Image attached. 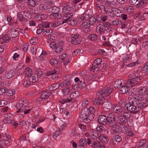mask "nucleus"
<instances>
[{"label": "nucleus", "mask_w": 148, "mask_h": 148, "mask_svg": "<svg viewBox=\"0 0 148 148\" xmlns=\"http://www.w3.org/2000/svg\"><path fill=\"white\" fill-rule=\"evenodd\" d=\"M140 101H139L138 97L135 96L130 99L129 102L127 103L125 106V108L127 110L131 112H133L136 110L138 109L136 112H138V110L143 109L141 106Z\"/></svg>", "instance_id": "nucleus-1"}, {"label": "nucleus", "mask_w": 148, "mask_h": 148, "mask_svg": "<svg viewBox=\"0 0 148 148\" xmlns=\"http://www.w3.org/2000/svg\"><path fill=\"white\" fill-rule=\"evenodd\" d=\"M28 105V102L27 100L22 99L20 100L16 106V107L18 109L16 112H21L24 114L29 113L31 109Z\"/></svg>", "instance_id": "nucleus-2"}, {"label": "nucleus", "mask_w": 148, "mask_h": 148, "mask_svg": "<svg viewBox=\"0 0 148 148\" xmlns=\"http://www.w3.org/2000/svg\"><path fill=\"white\" fill-rule=\"evenodd\" d=\"M65 46L64 43L62 40L59 41L57 43L52 42L50 45V47L54 49V52L59 54L64 49Z\"/></svg>", "instance_id": "nucleus-3"}, {"label": "nucleus", "mask_w": 148, "mask_h": 148, "mask_svg": "<svg viewBox=\"0 0 148 148\" xmlns=\"http://www.w3.org/2000/svg\"><path fill=\"white\" fill-rule=\"evenodd\" d=\"M113 90V89L112 87L107 86L97 92L96 94L97 96H101L102 97L105 99L104 97L109 95Z\"/></svg>", "instance_id": "nucleus-4"}, {"label": "nucleus", "mask_w": 148, "mask_h": 148, "mask_svg": "<svg viewBox=\"0 0 148 148\" xmlns=\"http://www.w3.org/2000/svg\"><path fill=\"white\" fill-rule=\"evenodd\" d=\"M89 114L87 110L85 108L83 109L81 111L80 118L83 120V121L86 123H88L92 120L91 118L89 119Z\"/></svg>", "instance_id": "nucleus-5"}, {"label": "nucleus", "mask_w": 148, "mask_h": 148, "mask_svg": "<svg viewBox=\"0 0 148 148\" xmlns=\"http://www.w3.org/2000/svg\"><path fill=\"white\" fill-rule=\"evenodd\" d=\"M106 116L110 126L116 127V123L115 121V114L113 113H111L108 114Z\"/></svg>", "instance_id": "nucleus-6"}, {"label": "nucleus", "mask_w": 148, "mask_h": 148, "mask_svg": "<svg viewBox=\"0 0 148 148\" xmlns=\"http://www.w3.org/2000/svg\"><path fill=\"white\" fill-rule=\"evenodd\" d=\"M5 119L3 120V122L5 123H11L14 126V127H17L18 124L12 120V116L10 114H5L4 115Z\"/></svg>", "instance_id": "nucleus-7"}, {"label": "nucleus", "mask_w": 148, "mask_h": 148, "mask_svg": "<svg viewBox=\"0 0 148 148\" xmlns=\"http://www.w3.org/2000/svg\"><path fill=\"white\" fill-rule=\"evenodd\" d=\"M73 15V13L69 12L68 14L64 15V17L67 18L64 20V23H67L70 25H73L76 24L75 21L71 17Z\"/></svg>", "instance_id": "nucleus-8"}, {"label": "nucleus", "mask_w": 148, "mask_h": 148, "mask_svg": "<svg viewBox=\"0 0 148 148\" xmlns=\"http://www.w3.org/2000/svg\"><path fill=\"white\" fill-rule=\"evenodd\" d=\"M71 43L73 45H78L80 43L81 40L79 34H72L71 36Z\"/></svg>", "instance_id": "nucleus-9"}, {"label": "nucleus", "mask_w": 148, "mask_h": 148, "mask_svg": "<svg viewBox=\"0 0 148 148\" xmlns=\"http://www.w3.org/2000/svg\"><path fill=\"white\" fill-rule=\"evenodd\" d=\"M140 80L139 77H136L127 81V86L132 87L137 84Z\"/></svg>", "instance_id": "nucleus-10"}, {"label": "nucleus", "mask_w": 148, "mask_h": 148, "mask_svg": "<svg viewBox=\"0 0 148 148\" xmlns=\"http://www.w3.org/2000/svg\"><path fill=\"white\" fill-rule=\"evenodd\" d=\"M29 13L25 11H21L18 13L17 14V18L18 20L21 22L24 21L25 17H28Z\"/></svg>", "instance_id": "nucleus-11"}, {"label": "nucleus", "mask_w": 148, "mask_h": 148, "mask_svg": "<svg viewBox=\"0 0 148 148\" xmlns=\"http://www.w3.org/2000/svg\"><path fill=\"white\" fill-rule=\"evenodd\" d=\"M97 120L100 124L103 125H105L108 123L107 116L105 115H101L99 116Z\"/></svg>", "instance_id": "nucleus-12"}, {"label": "nucleus", "mask_w": 148, "mask_h": 148, "mask_svg": "<svg viewBox=\"0 0 148 148\" xmlns=\"http://www.w3.org/2000/svg\"><path fill=\"white\" fill-rule=\"evenodd\" d=\"M107 28L102 24H99L97 26L96 31L97 33L99 34H103L107 32Z\"/></svg>", "instance_id": "nucleus-13"}, {"label": "nucleus", "mask_w": 148, "mask_h": 148, "mask_svg": "<svg viewBox=\"0 0 148 148\" xmlns=\"http://www.w3.org/2000/svg\"><path fill=\"white\" fill-rule=\"evenodd\" d=\"M125 83V81L123 79H118L114 82V86L115 88H120L121 86H123Z\"/></svg>", "instance_id": "nucleus-14"}, {"label": "nucleus", "mask_w": 148, "mask_h": 148, "mask_svg": "<svg viewBox=\"0 0 148 148\" xmlns=\"http://www.w3.org/2000/svg\"><path fill=\"white\" fill-rule=\"evenodd\" d=\"M138 92L139 95V96L143 97L146 95H148V88L145 86L140 88L138 90Z\"/></svg>", "instance_id": "nucleus-15"}, {"label": "nucleus", "mask_w": 148, "mask_h": 148, "mask_svg": "<svg viewBox=\"0 0 148 148\" xmlns=\"http://www.w3.org/2000/svg\"><path fill=\"white\" fill-rule=\"evenodd\" d=\"M91 139L90 138H85L80 139L79 141L80 145L83 146L86 145L87 144L90 145L91 143Z\"/></svg>", "instance_id": "nucleus-16"}, {"label": "nucleus", "mask_w": 148, "mask_h": 148, "mask_svg": "<svg viewBox=\"0 0 148 148\" xmlns=\"http://www.w3.org/2000/svg\"><path fill=\"white\" fill-rule=\"evenodd\" d=\"M71 4H68L65 6L62 9V11L65 14L69 13V12H73L74 11Z\"/></svg>", "instance_id": "nucleus-17"}, {"label": "nucleus", "mask_w": 148, "mask_h": 148, "mask_svg": "<svg viewBox=\"0 0 148 148\" xmlns=\"http://www.w3.org/2000/svg\"><path fill=\"white\" fill-rule=\"evenodd\" d=\"M48 56V54L46 51L42 50V52L39 57L38 60L40 61H44V63H45V62L47 61L46 59Z\"/></svg>", "instance_id": "nucleus-18"}, {"label": "nucleus", "mask_w": 148, "mask_h": 148, "mask_svg": "<svg viewBox=\"0 0 148 148\" xmlns=\"http://www.w3.org/2000/svg\"><path fill=\"white\" fill-rule=\"evenodd\" d=\"M102 107L105 110H110L112 105L109 102L101 101Z\"/></svg>", "instance_id": "nucleus-19"}, {"label": "nucleus", "mask_w": 148, "mask_h": 148, "mask_svg": "<svg viewBox=\"0 0 148 148\" xmlns=\"http://www.w3.org/2000/svg\"><path fill=\"white\" fill-rule=\"evenodd\" d=\"M64 23V20L56 21L51 23V26L55 27L61 26Z\"/></svg>", "instance_id": "nucleus-20"}, {"label": "nucleus", "mask_w": 148, "mask_h": 148, "mask_svg": "<svg viewBox=\"0 0 148 148\" xmlns=\"http://www.w3.org/2000/svg\"><path fill=\"white\" fill-rule=\"evenodd\" d=\"M89 135L93 139L96 140L98 137V133L95 130H92L89 132Z\"/></svg>", "instance_id": "nucleus-21"}, {"label": "nucleus", "mask_w": 148, "mask_h": 148, "mask_svg": "<svg viewBox=\"0 0 148 148\" xmlns=\"http://www.w3.org/2000/svg\"><path fill=\"white\" fill-rule=\"evenodd\" d=\"M99 140L103 143H107L109 140L108 138L103 134H100L98 137Z\"/></svg>", "instance_id": "nucleus-22"}, {"label": "nucleus", "mask_w": 148, "mask_h": 148, "mask_svg": "<svg viewBox=\"0 0 148 148\" xmlns=\"http://www.w3.org/2000/svg\"><path fill=\"white\" fill-rule=\"evenodd\" d=\"M34 19L36 20L42 21L47 20V16L45 14H38L34 16Z\"/></svg>", "instance_id": "nucleus-23"}, {"label": "nucleus", "mask_w": 148, "mask_h": 148, "mask_svg": "<svg viewBox=\"0 0 148 148\" xmlns=\"http://www.w3.org/2000/svg\"><path fill=\"white\" fill-rule=\"evenodd\" d=\"M118 123L121 125L127 123V120L123 115H120L117 118Z\"/></svg>", "instance_id": "nucleus-24"}, {"label": "nucleus", "mask_w": 148, "mask_h": 148, "mask_svg": "<svg viewBox=\"0 0 148 148\" xmlns=\"http://www.w3.org/2000/svg\"><path fill=\"white\" fill-rule=\"evenodd\" d=\"M10 37L7 35H1L0 36V42L1 43H4L9 42Z\"/></svg>", "instance_id": "nucleus-25"}, {"label": "nucleus", "mask_w": 148, "mask_h": 148, "mask_svg": "<svg viewBox=\"0 0 148 148\" xmlns=\"http://www.w3.org/2000/svg\"><path fill=\"white\" fill-rule=\"evenodd\" d=\"M52 30L50 28L43 29L42 35L44 36H50L52 35Z\"/></svg>", "instance_id": "nucleus-26"}, {"label": "nucleus", "mask_w": 148, "mask_h": 148, "mask_svg": "<svg viewBox=\"0 0 148 148\" xmlns=\"http://www.w3.org/2000/svg\"><path fill=\"white\" fill-rule=\"evenodd\" d=\"M127 86V83L126 82L123 86H121L120 89V93L123 94H125L127 92L128 90V87Z\"/></svg>", "instance_id": "nucleus-27"}, {"label": "nucleus", "mask_w": 148, "mask_h": 148, "mask_svg": "<svg viewBox=\"0 0 148 148\" xmlns=\"http://www.w3.org/2000/svg\"><path fill=\"white\" fill-rule=\"evenodd\" d=\"M28 77H29V81L31 82H36L38 80V75L36 73L33 74Z\"/></svg>", "instance_id": "nucleus-28"}, {"label": "nucleus", "mask_w": 148, "mask_h": 148, "mask_svg": "<svg viewBox=\"0 0 148 148\" xmlns=\"http://www.w3.org/2000/svg\"><path fill=\"white\" fill-rule=\"evenodd\" d=\"M62 17V15L58 13L51 14L49 15V17L52 19H60Z\"/></svg>", "instance_id": "nucleus-29"}, {"label": "nucleus", "mask_w": 148, "mask_h": 148, "mask_svg": "<svg viewBox=\"0 0 148 148\" xmlns=\"http://www.w3.org/2000/svg\"><path fill=\"white\" fill-rule=\"evenodd\" d=\"M113 109L112 110L114 111L116 113H121L123 112L122 109L119 106L113 105Z\"/></svg>", "instance_id": "nucleus-30"}, {"label": "nucleus", "mask_w": 148, "mask_h": 148, "mask_svg": "<svg viewBox=\"0 0 148 148\" xmlns=\"http://www.w3.org/2000/svg\"><path fill=\"white\" fill-rule=\"evenodd\" d=\"M72 81L70 79H67L64 80L60 84L61 87H64L71 84Z\"/></svg>", "instance_id": "nucleus-31"}, {"label": "nucleus", "mask_w": 148, "mask_h": 148, "mask_svg": "<svg viewBox=\"0 0 148 148\" xmlns=\"http://www.w3.org/2000/svg\"><path fill=\"white\" fill-rule=\"evenodd\" d=\"M138 145H139V147L140 148H142L141 147H145V146H146L147 144L148 143L145 140H141L139 141L138 143Z\"/></svg>", "instance_id": "nucleus-32"}, {"label": "nucleus", "mask_w": 148, "mask_h": 148, "mask_svg": "<svg viewBox=\"0 0 148 148\" xmlns=\"http://www.w3.org/2000/svg\"><path fill=\"white\" fill-rule=\"evenodd\" d=\"M50 95V93L49 92H43L40 95V98L42 99H47Z\"/></svg>", "instance_id": "nucleus-33"}, {"label": "nucleus", "mask_w": 148, "mask_h": 148, "mask_svg": "<svg viewBox=\"0 0 148 148\" xmlns=\"http://www.w3.org/2000/svg\"><path fill=\"white\" fill-rule=\"evenodd\" d=\"M96 111L95 109L93 107H91L89 108V111L90 112L91 114H89V116H91L90 117L91 120H92L95 116V115L93 114Z\"/></svg>", "instance_id": "nucleus-34"}, {"label": "nucleus", "mask_w": 148, "mask_h": 148, "mask_svg": "<svg viewBox=\"0 0 148 148\" xmlns=\"http://www.w3.org/2000/svg\"><path fill=\"white\" fill-rule=\"evenodd\" d=\"M98 38V36L96 34H92L88 36L87 38L90 40L95 41L97 40Z\"/></svg>", "instance_id": "nucleus-35"}, {"label": "nucleus", "mask_w": 148, "mask_h": 148, "mask_svg": "<svg viewBox=\"0 0 148 148\" xmlns=\"http://www.w3.org/2000/svg\"><path fill=\"white\" fill-rule=\"evenodd\" d=\"M100 144L99 141L96 140L92 142L91 146L92 148H98L100 146Z\"/></svg>", "instance_id": "nucleus-36"}, {"label": "nucleus", "mask_w": 148, "mask_h": 148, "mask_svg": "<svg viewBox=\"0 0 148 148\" xmlns=\"http://www.w3.org/2000/svg\"><path fill=\"white\" fill-rule=\"evenodd\" d=\"M143 10L142 9L140 10V13L139 15L140 16H141V19L143 20H145L146 18H147V15L148 14V13L145 12V11L143 12Z\"/></svg>", "instance_id": "nucleus-37"}, {"label": "nucleus", "mask_w": 148, "mask_h": 148, "mask_svg": "<svg viewBox=\"0 0 148 148\" xmlns=\"http://www.w3.org/2000/svg\"><path fill=\"white\" fill-rule=\"evenodd\" d=\"M25 72L26 74L25 77H29L31 76L32 73V71L31 69L29 67H27L25 69Z\"/></svg>", "instance_id": "nucleus-38"}, {"label": "nucleus", "mask_w": 148, "mask_h": 148, "mask_svg": "<svg viewBox=\"0 0 148 148\" xmlns=\"http://www.w3.org/2000/svg\"><path fill=\"white\" fill-rule=\"evenodd\" d=\"M49 10V11L51 12L52 14H54L58 13L60 11V9L59 8L56 7H53L51 8Z\"/></svg>", "instance_id": "nucleus-39"}, {"label": "nucleus", "mask_w": 148, "mask_h": 148, "mask_svg": "<svg viewBox=\"0 0 148 148\" xmlns=\"http://www.w3.org/2000/svg\"><path fill=\"white\" fill-rule=\"evenodd\" d=\"M71 135L73 137V138H75L79 137L80 134L79 133H77L75 129H73L71 130Z\"/></svg>", "instance_id": "nucleus-40"}, {"label": "nucleus", "mask_w": 148, "mask_h": 148, "mask_svg": "<svg viewBox=\"0 0 148 148\" xmlns=\"http://www.w3.org/2000/svg\"><path fill=\"white\" fill-rule=\"evenodd\" d=\"M112 9V10L113 13L115 14V15L118 17L120 16L119 14L121 13V10L117 8H113Z\"/></svg>", "instance_id": "nucleus-41"}, {"label": "nucleus", "mask_w": 148, "mask_h": 148, "mask_svg": "<svg viewBox=\"0 0 148 148\" xmlns=\"http://www.w3.org/2000/svg\"><path fill=\"white\" fill-rule=\"evenodd\" d=\"M50 37H49L48 38L47 40V43H50L49 46L50 47V45L51 44L52 42H55L54 40H55V37L51 35Z\"/></svg>", "instance_id": "nucleus-42"}, {"label": "nucleus", "mask_w": 148, "mask_h": 148, "mask_svg": "<svg viewBox=\"0 0 148 148\" xmlns=\"http://www.w3.org/2000/svg\"><path fill=\"white\" fill-rule=\"evenodd\" d=\"M101 101H103V100H101L99 97H97L93 100V103L95 105H99L102 104Z\"/></svg>", "instance_id": "nucleus-43"}, {"label": "nucleus", "mask_w": 148, "mask_h": 148, "mask_svg": "<svg viewBox=\"0 0 148 148\" xmlns=\"http://www.w3.org/2000/svg\"><path fill=\"white\" fill-rule=\"evenodd\" d=\"M97 132L99 133H102L104 132L106 129L104 127L100 125H98L96 127Z\"/></svg>", "instance_id": "nucleus-44"}, {"label": "nucleus", "mask_w": 148, "mask_h": 148, "mask_svg": "<svg viewBox=\"0 0 148 148\" xmlns=\"http://www.w3.org/2000/svg\"><path fill=\"white\" fill-rule=\"evenodd\" d=\"M79 94V92L78 91H75L73 93L71 94L70 95V98H71L72 99H76L78 97Z\"/></svg>", "instance_id": "nucleus-45"}, {"label": "nucleus", "mask_w": 148, "mask_h": 148, "mask_svg": "<svg viewBox=\"0 0 148 148\" xmlns=\"http://www.w3.org/2000/svg\"><path fill=\"white\" fill-rule=\"evenodd\" d=\"M139 3H138L136 4L137 7L138 8L143 7L146 4L145 0H139Z\"/></svg>", "instance_id": "nucleus-46"}, {"label": "nucleus", "mask_w": 148, "mask_h": 148, "mask_svg": "<svg viewBox=\"0 0 148 148\" xmlns=\"http://www.w3.org/2000/svg\"><path fill=\"white\" fill-rule=\"evenodd\" d=\"M129 111L127 110V111H125V112L123 113V116L127 120L128 119H130L131 116V112H129L128 111Z\"/></svg>", "instance_id": "nucleus-47"}, {"label": "nucleus", "mask_w": 148, "mask_h": 148, "mask_svg": "<svg viewBox=\"0 0 148 148\" xmlns=\"http://www.w3.org/2000/svg\"><path fill=\"white\" fill-rule=\"evenodd\" d=\"M88 16L84 13L78 19V21L79 22H81L82 20L86 19L88 18Z\"/></svg>", "instance_id": "nucleus-48"}, {"label": "nucleus", "mask_w": 148, "mask_h": 148, "mask_svg": "<svg viewBox=\"0 0 148 148\" xmlns=\"http://www.w3.org/2000/svg\"><path fill=\"white\" fill-rule=\"evenodd\" d=\"M105 5L112 7L114 6L115 3L113 2L114 0H106Z\"/></svg>", "instance_id": "nucleus-49"}, {"label": "nucleus", "mask_w": 148, "mask_h": 148, "mask_svg": "<svg viewBox=\"0 0 148 148\" xmlns=\"http://www.w3.org/2000/svg\"><path fill=\"white\" fill-rule=\"evenodd\" d=\"M86 86V83L82 81H79L78 83V88L80 89L84 88Z\"/></svg>", "instance_id": "nucleus-50"}, {"label": "nucleus", "mask_w": 148, "mask_h": 148, "mask_svg": "<svg viewBox=\"0 0 148 148\" xmlns=\"http://www.w3.org/2000/svg\"><path fill=\"white\" fill-rule=\"evenodd\" d=\"M51 24L49 22H43L40 24V25L44 29L49 28L50 25Z\"/></svg>", "instance_id": "nucleus-51"}, {"label": "nucleus", "mask_w": 148, "mask_h": 148, "mask_svg": "<svg viewBox=\"0 0 148 148\" xmlns=\"http://www.w3.org/2000/svg\"><path fill=\"white\" fill-rule=\"evenodd\" d=\"M113 127L114 130H115V132H116V133L119 134L122 132V128L119 127L118 125L117 126V124L116 127Z\"/></svg>", "instance_id": "nucleus-52"}, {"label": "nucleus", "mask_w": 148, "mask_h": 148, "mask_svg": "<svg viewBox=\"0 0 148 148\" xmlns=\"http://www.w3.org/2000/svg\"><path fill=\"white\" fill-rule=\"evenodd\" d=\"M113 139L117 142H120L122 140L121 137L118 135H116L113 136Z\"/></svg>", "instance_id": "nucleus-53"}, {"label": "nucleus", "mask_w": 148, "mask_h": 148, "mask_svg": "<svg viewBox=\"0 0 148 148\" xmlns=\"http://www.w3.org/2000/svg\"><path fill=\"white\" fill-rule=\"evenodd\" d=\"M88 21L89 22L90 25H92L95 23L96 18L94 16H92L90 18Z\"/></svg>", "instance_id": "nucleus-54"}, {"label": "nucleus", "mask_w": 148, "mask_h": 148, "mask_svg": "<svg viewBox=\"0 0 148 148\" xmlns=\"http://www.w3.org/2000/svg\"><path fill=\"white\" fill-rule=\"evenodd\" d=\"M70 91V90L69 88H65L62 90V92L64 95H68Z\"/></svg>", "instance_id": "nucleus-55"}, {"label": "nucleus", "mask_w": 148, "mask_h": 148, "mask_svg": "<svg viewBox=\"0 0 148 148\" xmlns=\"http://www.w3.org/2000/svg\"><path fill=\"white\" fill-rule=\"evenodd\" d=\"M30 43L33 45H36L38 42V39L36 38H33L29 40Z\"/></svg>", "instance_id": "nucleus-56"}, {"label": "nucleus", "mask_w": 148, "mask_h": 148, "mask_svg": "<svg viewBox=\"0 0 148 148\" xmlns=\"http://www.w3.org/2000/svg\"><path fill=\"white\" fill-rule=\"evenodd\" d=\"M82 25V27L84 28H88L90 26L89 22L88 21L83 22Z\"/></svg>", "instance_id": "nucleus-57"}, {"label": "nucleus", "mask_w": 148, "mask_h": 148, "mask_svg": "<svg viewBox=\"0 0 148 148\" xmlns=\"http://www.w3.org/2000/svg\"><path fill=\"white\" fill-rule=\"evenodd\" d=\"M27 4L31 7H34L36 5V3L34 0H27Z\"/></svg>", "instance_id": "nucleus-58"}, {"label": "nucleus", "mask_w": 148, "mask_h": 148, "mask_svg": "<svg viewBox=\"0 0 148 148\" xmlns=\"http://www.w3.org/2000/svg\"><path fill=\"white\" fill-rule=\"evenodd\" d=\"M69 57V55H67L66 53L62 54L59 56V58L62 60H66L67 58Z\"/></svg>", "instance_id": "nucleus-59"}, {"label": "nucleus", "mask_w": 148, "mask_h": 148, "mask_svg": "<svg viewBox=\"0 0 148 148\" xmlns=\"http://www.w3.org/2000/svg\"><path fill=\"white\" fill-rule=\"evenodd\" d=\"M29 80L28 81L27 80H24L23 84L24 86L26 87H28L32 84V83Z\"/></svg>", "instance_id": "nucleus-60"}, {"label": "nucleus", "mask_w": 148, "mask_h": 148, "mask_svg": "<svg viewBox=\"0 0 148 148\" xmlns=\"http://www.w3.org/2000/svg\"><path fill=\"white\" fill-rule=\"evenodd\" d=\"M58 61L55 58H51L50 61V63L51 65H57Z\"/></svg>", "instance_id": "nucleus-61"}, {"label": "nucleus", "mask_w": 148, "mask_h": 148, "mask_svg": "<svg viewBox=\"0 0 148 148\" xmlns=\"http://www.w3.org/2000/svg\"><path fill=\"white\" fill-rule=\"evenodd\" d=\"M98 66V65H92V67L90 68L91 71L95 72L99 70V69Z\"/></svg>", "instance_id": "nucleus-62"}, {"label": "nucleus", "mask_w": 148, "mask_h": 148, "mask_svg": "<svg viewBox=\"0 0 148 148\" xmlns=\"http://www.w3.org/2000/svg\"><path fill=\"white\" fill-rule=\"evenodd\" d=\"M127 133H126V135L125 136V138L128 139L129 138L131 137H132L134 135L133 133L130 130L128 131Z\"/></svg>", "instance_id": "nucleus-63"}, {"label": "nucleus", "mask_w": 148, "mask_h": 148, "mask_svg": "<svg viewBox=\"0 0 148 148\" xmlns=\"http://www.w3.org/2000/svg\"><path fill=\"white\" fill-rule=\"evenodd\" d=\"M8 90L7 88L6 87H3L0 89V94L3 95L5 94Z\"/></svg>", "instance_id": "nucleus-64"}]
</instances>
